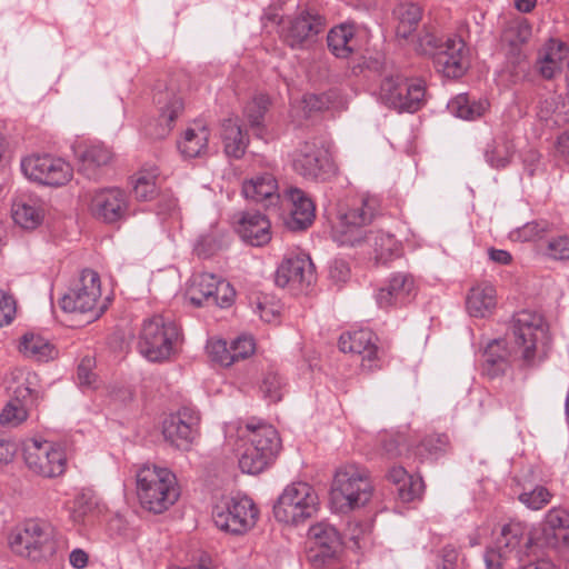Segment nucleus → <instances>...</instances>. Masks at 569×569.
Listing matches in <instances>:
<instances>
[{
  "label": "nucleus",
  "mask_w": 569,
  "mask_h": 569,
  "mask_svg": "<svg viewBox=\"0 0 569 569\" xmlns=\"http://www.w3.org/2000/svg\"><path fill=\"white\" fill-rule=\"evenodd\" d=\"M546 254L552 260H569V236L561 234L551 238L547 243Z\"/></svg>",
  "instance_id": "54"
},
{
  "label": "nucleus",
  "mask_w": 569,
  "mask_h": 569,
  "mask_svg": "<svg viewBox=\"0 0 569 569\" xmlns=\"http://www.w3.org/2000/svg\"><path fill=\"white\" fill-rule=\"evenodd\" d=\"M450 441L446 433H432L426 436L416 447L407 448L412 451L421 461L427 459H438L447 452Z\"/></svg>",
  "instance_id": "43"
},
{
  "label": "nucleus",
  "mask_w": 569,
  "mask_h": 569,
  "mask_svg": "<svg viewBox=\"0 0 569 569\" xmlns=\"http://www.w3.org/2000/svg\"><path fill=\"white\" fill-rule=\"evenodd\" d=\"M101 297L100 276L92 269H83L72 288L60 299V307L66 312L92 313L99 318L107 309L102 303L97 308Z\"/></svg>",
  "instance_id": "10"
},
{
  "label": "nucleus",
  "mask_w": 569,
  "mask_h": 569,
  "mask_svg": "<svg viewBox=\"0 0 569 569\" xmlns=\"http://www.w3.org/2000/svg\"><path fill=\"white\" fill-rule=\"evenodd\" d=\"M316 280L315 266L307 254L286 258L277 268L274 281L278 287L300 292Z\"/></svg>",
  "instance_id": "22"
},
{
  "label": "nucleus",
  "mask_w": 569,
  "mask_h": 569,
  "mask_svg": "<svg viewBox=\"0 0 569 569\" xmlns=\"http://www.w3.org/2000/svg\"><path fill=\"white\" fill-rule=\"evenodd\" d=\"M21 170L30 180L50 187L63 186L73 176L70 163L50 154H33L22 159Z\"/></svg>",
  "instance_id": "17"
},
{
  "label": "nucleus",
  "mask_w": 569,
  "mask_h": 569,
  "mask_svg": "<svg viewBox=\"0 0 569 569\" xmlns=\"http://www.w3.org/2000/svg\"><path fill=\"white\" fill-rule=\"evenodd\" d=\"M19 349L26 357L39 362H47L58 353L56 347L48 339L34 333L23 335Z\"/></svg>",
  "instance_id": "42"
},
{
  "label": "nucleus",
  "mask_w": 569,
  "mask_h": 569,
  "mask_svg": "<svg viewBox=\"0 0 569 569\" xmlns=\"http://www.w3.org/2000/svg\"><path fill=\"white\" fill-rule=\"evenodd\" d=\"M181 341L180 327L169 318L154 315L142 322L138 350L148 361L163 362L177 353Z\"/></svg>",
  "instance_id": "3"
},
{
  "label": "nucleus",
  "mask_w": 569,
  "mask_h": 569,
  "mask_svg": "<svg viewBox=\"0 0 569 569\" xmlns=\"http://www.w3.org/2000/svg\"><path fill=\"white\" fill-rule=\"evenodd\" d=\"M438 71L448 78H460L469 67L466 43L460 37L448 38L433 60Z\"/></svg>",
  "instance_id": "25"
},
{
  "label": "nucleus",
  "mask_w": 569,
  "mask_h": 569,
  "mask_svg": "<svg viewBox=\"0 0 569 569\" xmlns=\"http://www.w3.org/2000/svg\"><path fill=\"white\" fill-rule=\"evenodd\" d=\"M284 386L282 377L278 372L269 370L263 373L259 390L264 399L270 402H278L283 397Z\"/></svg>",
  "instance_id": "48"
},
{
  "label": "nucleus",
  "mask_w": 569,
  "mask_h": 569,
  "mask_svg": "<svg viewBox=\"0 0 569 569\" xmlns=\"http://www.w3.org/2000/svg\"><path fill=\"white\" fill-rule=\"evenodd\" d=\"M209 137L210 131L204 126L188 128L178 142V148L184 158L201 157L208 150Z\"/></svg>",
  "instance_id": "38"
},
{
  "label": "nucleus",
  "mask_w": 569,
  "mask_h": 569,
  "mask_svg": "<svg viewBox=\"0 0 569 569\" xmlns=\"http://www.w3.org/2000/svg\"><path fill=\"white\" fill-rule=\"evenodd\" d=\"M368 531L369 526L360 520H350L348 522L350 540H352L358 548H360V540Z\"/></svg>",
  "instance_id": "62"
},
{
  "label": "nucleus",
  "mask_w": 569,
  "mask_h": 569,
  "mask_svg": "<svg viewBox=\"0 0 569 569\" xmlns=\"http://www.w3.org/2000/svg\"><path fill=\"white\" fill-rule=\"evenodd\" d=\"M208 351L213 361L224 367L233 365V355L230 352V345L228 346L224 340L211 342L208 346Z\"/></svg>",
  "instance_id": "56"
},
{
  "label": "nucleus",
  "mask_w": 569,
  "mask_h": 569,
  "mask_svg": "<svg viewBox=\"0 0 569 569\" xmlns=\"http://www.w3.org/2000/svg\"><path fill=\"white\" fill-rule=\"evenodd\" d=\"M158 169L141 170L137 173L133 183V194L137 200L150 201L158 194Z\"/></svg>",
  "instance_id": "46"
},
{
  "label": "nucleus",
  "mask_w": 569,
  "mask_h": 569,
  "mask_svg": "<svg viewBox=\"0 0 569 569\" xmlns=\"http://www.w3.org/2000/svg\"><path fill=\"white\" fill-rule=\"evenodd\" d=\"M292 170L310 181H326L333 173V163L321 139L300 141L290 154Z\"/></svg>",
  "instance_id": "9"
},
{
  "label": "nucleus",
  "mask_w": 569,
  "mask_h": 569,
  "mask_svg": "<svg viewBox=\"0 0 569 569\" xmlns=\"http://www.w3.org/2000/svg\"><path fill=\"white\" fill-rule=\"evenodd\" d=\"M551 223L547 220H532L511 232V238L522 242L535 241L550 232Z\"/></svg>",
  "instance_id": "49"
},
{
  "label": "nucleus",
  "mask_w": 569,
  "mask_h": 569,
  "mask_svg": "<svg viewBox=\"0 0 569 569\" xmlns=\"http://www.w3.org/2000/svg\"><path fill=\"white\" fill-rule=\"evenodd\" d=\"M90 209L96 218L113 223L127 217L129 199L119 188L101 189L92 197Z\"/></svg>",
  "instance_id": "23"
},
{
  "label": "nucleus",
  "mask_w": 569,
  "mask_h": 569,
  "mask_svg": "<svg viewBox=\"0 0 569 569\" xmlns=\"http://www.w3.org/2000/svg\"><path fill=\"white\" fill-rule=\"evenodd\" d=\"M10 547L13 552L39 560L47 553H52L54 545L49 525L40 520H28L10 537Z\"/></svg>",
  "instance_id": "14"
},
{
  "label": "nucleus",
  "mask_w": 569,
  "mask_h": 569,
  "mask_svg": "<svg viewBox=\"0 0 569 569\" xmlns=\"http://www.w3.org/2000/svg\"><path fill=\"white\" fill-rule=\"evenodd\" d=\"M270 227V221L261 212L246 211L237 220L236 231L244 242L261 247L271 240Z\"/></svg>",
  "instance_id": "28"
},
{
  "label": "nucleus",
  "mask_w": 569,
  "mask_h": 569,
  "mask_svg": "<svg viewBox=\"0 0 569 569\" xmlns=\"http://www.w3.org/2000/svg\"><path fill=\"white\" fill-rule=\"evenodd\" d=\"M541 538L548 547L569 548V511L551 508L541 523Z\"/></svg>",
  "instance_id": "29"
},
{
  "label": "nucleus",
  "mask_w": 569,
  "mask_h": 569,
  "mask_svg": "<svg viewBox=\"0 0 569 569\" xmlns=\"http://www.w3.org/2000/svg\"><path fill=\"white\" fill-rule=\"evenodd\" d=\"M531 34L532 26L526 18H517L512 20L506 30V37L513 48H518L519 46L528 42Z\"/></svg>",
  "instance_id": "51"
},
{
  "label": "nucleus",
  "mask_w": 569,
  "mask_h": 569,
  "mask_svg": "<svg viewBox=\"0 0 569 569\" xmlns=\"http://www.w3.org/2000/svg\"><path fill=\"white\" fill-rule=\"evenodd\" d=\"M496 307V289L482 282L472 287L467 296L466 308L471 317L485 318Z\"/></svg>",
  "instance_id": "35"
},
{
  "label": "nucleus",
  "mask_w": 569,
  "mask_h": 569,
  "mask_svg": "<svg viewBox=\"0 0 569 569\" xmlns=\"http://www.w3.org/2000/svg\"><path fill=\"white\" fill-rule=\"evenodd\" d=\"M509 381H506V385L501 387L499 391V397L501 401H505L509 407L517 406L521 400V388L512 387L509 388Z\"/></svg>",
  "instance_id": "61"
},
{
  "label": "nucleus",
  "mask_w": 569,
  "mask_h": 569,
  "mask_svg": "<svg viewBox=\"0 0 569 569\" xmlns=\"http://www.w3.org/2000/svg\"><path fill=\"white\" fill-rule=\"evenodd\" d=\"M427 87L421 78L400 74L385 77L379 88V99L388 108L413 113L426 103Z\"/></svg>",
  "instance_id": "6"
},
{
  "label": "nucleus",
  "mask_w": 569,
  "mask_h": 569,
  "mask_svg": "<svg viewBox=\"0 0 569 569\" xmlns=\"http://www.w3.org/2000/svg\"><path fill=\"white\" fill-rule=\"evenodd\" d=\"M79 160V171L88 179L98 178V169L112 159L111 150L100 142L80 144L74 150Z\"/></svg>",
  "instance_id": "31"
},
{
  "label": "nucleus",
  "mask_w": 569,
  "mask_h": 569,
  "mask_svg": "<svg viewBox=\"0 0 569 569\" xmlns=\"http://www.w3.org/2000/svg\"><path fill=\"white\" fill-rule=\"evenodd\" d=\"M531 546V538L527 526L518 520H511L503 525L499 537L496 538V547L505 556L522 561Z\"/></svg>",
  "instance_id": "26"
},
{
  "label": "nucleus",
  "mask_w": 569,
  "mask_h": 569,
  "mask_svg": "<svg viewBox=\"0 0 569 569\" xmlns=\"http://www.w3.org/2000/svg\"><path fill=\"white\" fill-rule=\"evenodd\" d=\"M242 441L239 468L248 475H258L273 463L281 449V439L273 426L262 419L250 418L239 428Z\"/></svg>",
  "instance_id": "1"
},
{
  "label": "nucleus",
  "mask_w": 569,
  "mask_h": 569,
  "mask_svg": "<svg viewBox=\"0 0 569 569\" xmlns=\"http://www.w3.org/2000/svg\"><path fill=\"white\" fill-rule=\"evenodd\" d=\"M552 498L551 492L543 486L537 485L533 488L523 487L518 499L531 510H540L547 506Z\"/></svg>",
  "instance_id": "50"
},
{
  "label": "nucleus",
  "mask_w": 569,
  "mask_h": 569,
  "mask_svg": "<svg viewBox=\"0 0 569 569\" xmlns=\"http://www.w3.org/2000/svg\"><path fill=\"white\" fill-rule=\"evenodd\" d=\"M326 16L312 6H306L293 17L281 20L280 39L293 50H305L317 42L327 29Z\"/></svg>",
  "instance_id": "5"
},
{
  "label": "nucleus",
  "mask_w": 569,
  "mask_h": 569,
  "mask_svg": "<svg viewBox=\"0 0 569 569\" xmlns=\"http://www.w3.org/2000/svg\"><path fill=\"white\" fill-rule=\"evenodd\" d=\"M159 109V121L166 123L161 136L169 133L176 119L183 111V101L181 97L173 92H166L157 99Z\"/></svg>",
  "instance_id": "44"
},
{
  "label": "nucleus",
  "mask_w": 569,
  "mask_h": 569,
  "mask_svg": "<svg viewBox=\"0 0 569 569\" xmlns=\"http://www.w3.org/2000/svg\"><path fill=\"white\" fill-rule=\"evenodd\" d=\"M77 381L80 387L90 388L96 381V373L92 371V360L83 358L77 368Z\"/></svg>",
  "instance_id": "59"
},
{
  "label": "nucleus",
  "mask_w": 569,
  "mask_h": 569,
  "mask_svg": "<svg viewBox=\"0 0 569 569\" xmlns=\"http://www.w3.org/2000/svg\"><path fill=\"white\" fill-rule=\"evenodd\" d=\"M563 48L562 42L550 39L539 52L535 68L543 79L551 80L561 72Z\"/></svg>",
  "instance_id": "34"
},
{
  "label": "nucleus",
  "mask_w": 569,
  "mask_h": 569,
  "mask_svg": "<svg viewBox=\"0 0 569 569\" xmlns=\"http://www.w3.org/2000/svg\"><path fill=\"white\" fill-rule=\"evenodd\" d=\"M287 198L290 210L283 220L286 228L295 232L307 230L316 218V206L312 199L299 188H290Z\"/></svg>",
  "instance_id": "27"
},
{
  "label": "nucleus",
  "mask_w": 569,
  "mask_h": 569,
  "mask_svg": "<svg viewBox=\"0 0 569 569\" xmlns=\"http://www.w3.org/2000/svg\"><path fill=\"white\" fill-rule=\"evenodd\" d=\"M331 501L341 511L365 506L371 498L372 486L365 470L356 466L339 469L331 487Z\"/></svg>",
  "instance_id": "7"
},
{
  "label": "nucleus",
  "mask_w": 569,
  "mask_h": 569,
  "mask_svg": "<svg viewBox=\"0 0 569 569\" xmlns=\"http://www.w3.org/2000/svg\"><path fill=\"white\" fill-rule=\"evenodd\" d=\"M387 478L396 486L397 496L402 502H412L422 497L425 490L422 478L410 475L403 467H391Z\"/></svg>",
  "instance_id": "32"
},
{
  "label": "nucleus",
  "mask_w": 569,
  "mask_h": 569,
  "mask_svg": "<svg viewBox=\"0 0 569 569\" xmlns=\"http://www.w3.org/2000/svg\"><path fill=\"white\" fill-rule=\"evenodd\" d=\"M23 459L30 471L44 478L59 477L67 468L63 447L48 440H27L23 443Z\"/></svg>",
  "instance_id": "13"
},
{
  "label": "nucleus",
  "mask_w": 569,
  "mask_h": 569,
  "mask_svg": "<svg viewBox=\"0 0 569 569\" xmlns=\"http://www.w3.org/2000/svg\"><path fill=\"white\" fill-rule=\"evenodd\" d=\"M16 386L12 389L13 398L6 405L0 413V425L17 427L28 418V410L39 395V377L33 371L18 370L14 373Z\"/></svg>",
  "instance_id": "12"
},
{
  "label": "nucleus",
  "mask_w": 569,
  "mask_h": 569,
  "mask_svg": "<svg viewBox=\"0 0 569 569\" xmlns=\"http://www.w3.org/2000/svg\"><path fill=\"white\" fill-rule=\"evenodd\" d=\"M431 561L436 569H456L459 556L456 546L445 545L442 548L431 551Z\"/></svg>",
  "instance_id": "52"
},
{
  "label": "nucleus",
  "mask_w": 569,
  "mask_h": 569,
  "mask_svg": "<svg viewBox=\"0 0 569 569\" xmlns=\"http://www.w3.org/2000/svg\"><path fill=\"white\" fill-rule=\"evenodd\" d=\"M422 8L413 2L399 3L393 14L398 20L396 28L397 37L408 39L418 28L422 19Z\"/></svg>",
  "instance_id": "40"
},
{
  "label": "nucleus",
  "mask_w": 569,
  "mask_h": 569,
  "mask_svg": "<svg viewBox=\"0 0 569 569\" xmlns=\"http://www.w3.org/2000/svg\"><path fill=\"white\" fill-rule=\"evenodd\" d=\"M241 192L246 199L261 203L266 209H276L281 200L278 180L269 171L258 172L246 179Z\"/></svg>",
  "instance_id": "24"
},
{
  "label": "nucleus",
  "mask_w": 569,
  "mask_h": 569,
  "mask_svg": "<svg viewBox=\"0 0 569 569\" xmlns=\"http://www.w3.org/2000/svg\"><path fill=\"white\" fill-rule=\"evenodd\" d=\"M442 46V39L429 30H423L418 37L416 50L421 54L431 56L435 60Z\"/></svg>",
  "instance_id": "53"
},
{
  "label": "nucleus",
  "mask_w": 569,
  "mask_h": 569,
  "mask_svg": "<svg viewBox=\"0 0 569 569\" xmlns=\"http://www.w3.org/2000/svg\"><path fill=\"white\" fill-rule=\"evenodd\" d=\"M380 201L376 196H365L346 211L339 213L332 237L339 246H356L363 239V228L378 214Z\"/></svg>",
  "instance_id": "8"
},
{
  "label": "nucleus",
  "mask_w": 569,
  "mask_h": 569,
  "mask_svg": "<svg viewBox=\"0 0 569 569\" xmlns=\"http://www.w3.org/2000/svg\"><path fill=\"white\" fill-rule=\"evenodd\" d=\"M515 153V144L507 136H499L487 143L485 149L486 162L495 169L509 166Z\"/></svg>",
  "instance_id": "41"
},
{
  "label": "nucleus",
  "mask_w": 569,
  "mask_h": 569,
  "mask_svg": "<svg viewBox=\"0 0 569 569\" xmlns=\"http://www.w3.org/2000/svg\"><path fill=\"white\" fill-rule=\"evenodd\" d=\"M329 273L336 281H346L350 276V269L343 260H335L330 266Z\"/></svg>",
  "instance_id": "64"
},
{
  "label": "nucleus",
  "mask_w": 569,
  "mask_h": 569,
  "mask_svg": "<svg viewBox=\"0 0 569 569\" xmlns=\"http://www.w3.org/2000/svg\"><path fill=\"white\" fill-rule=\"evenodd\" d=\"M140 505L150 512L162 513L180 497L176 475L168 468L143 465L136 475Z\"/></svg>",
  "instance_id": "2"
},
{
  "label": "nucleus",
  "mask_w": 569,
  "mask_h": 569,
  "mask_svg": "<svg viewBox=\"0 0 569 569\" xmlns=\"http://www.w3.org/2000/svg\"><path fill=\"white\" fill-rule=\"evenodd\" d=\"M310 547L307 558L316 569L331 567L340 561L343 540L339 530L327 521L312 525L308 530Z\"/></svg>",
  "instance_id": "11"
},
{
  "label": "nucleus",
  "mask_w": 569,
  "mask_h": 569,
  "mask_svg": "<svg viewBox=\"0 0 569 569\" xmlns=\"http://www.w3.org/2000/svg\"><path fill=\"white\" fill-rule=\"evenodd\" d=\"M328 48L337 58L346 59L358 50L355 26L341 23L330 29L327 36Z\"/></svg>",
  "instance_id": "36"
},
{
  "label": "nucleus",
  "mask_w": 569,
  "mask_h": 569,
  "mask_svg": "<svg viewBox=\"0 0 569 569\" xmlns=\"http://www.w3.org/2000/svg\"><path fill=\"white\" fill-rule=\"evenodd\" d=\"M405 442L403 435H388L382 439V450L389 458H396L402 455Z\"/></svg>",
  "instance_id": "58"
},
{
  "label": "nucleus",
  "mask_w": 569,
  "mask_h": 569,
  "mask_svg": "<svg viewBox=\"0 0 569 569\" xmlns=\"http://www.w3.org/2000/svg\"><path fill=\"white\" fill-rule=\"evenodd\" d=\"M511 558L505 556L496 547L489 548L485 552V563L487 569H502V562Z\"/></svg>",
  "instance_id": "60"
},
{
  "label": "nucleus",
  "mask_w": 569,
  "mask_h": 569,
  "mask_svg": "<svg viewBox=\"0 0 569 569\" xmlns=\"http://www.w3.org/2000/svg\"><path fill=\"white\" fill-rule=\"evenodd\" d=\"M418 295V284L415 276L410 272H392L385 287L376 292V301L379 308L390 309L405 307L415 301Z\"/></svg>",
  "instance_id": "21"
},
{
  "label": "nucleus",
  "mask_w": 569,
  "mask_h": 569,
  "mask_svg": "<svg viewBox=\"0 0 569 569\" xmlns=\"http://www.w3.org/2000/svg\"><path fill=\"white\" fill-rule=\"evenodd\" d=\"M511 368V352L505 339H493L482 352L481 373L490 380L505 376Z\"/></svg>",
  "instance_id": "30"
},
{
  "label": "nucleus",
  "mask_w": 569,
  "mask_h": 569,
  "mask_svg": "<svg viewBox=\"0 0 569 569\" xmlns=\"http://www.w3.org/2000/svg\"><path fill=\"white\" fill-rule=\"evenodd\" d=\"M200 412L192 406H182L162 422L164 440L179 450H189L200 435Z\"/></svg>",
  "instance_id": "15"
},
{
  "label": "nucleus",
  "mask_w": 569,
  "mask_h": 569,
  "mask_svg": "<svg viewBox=\"0 0 569 569\" xmlns=\"http://www.w3.org/2000/svg\"><path fill=\"white\" fill-rule=\"evenodd\" d=\"M258 511L252 500L247 497L232 498L217 505L212 519L217 528L230 535H243L256 522Z\"/></svg>",
  "instance_id": "16"
},
{
  "label": "nucleus",
  "mask_w": 569,
  "mask_h": 569,
  "mask_svg": "<svg viewBox=\"0 0 569 569\" xmlns=\"http://www.w3.org/2000/svg\"><path fill=\"white\" fill-rule=\"evenodd\" d=\"M512 332L516 345L521 349V359L526 367L536 363L537 342L546 333L541 315L521 310L512 317Z\"/></svg>",
  "instance_id": "19"
},
{
  "label": "nucleus",
  "mask_w": 569,
  "mask_h": 569,
  "mask_svg": "<svg viewBox=\"0 0 569 569\" xmlns=\"http://www.w3.org/2000/svg\"><path fill=\"white\" fill-rule=\"evenodd\" d=\"M16 451V443L0 436V465L9 463L13 459Z\"/></svg>",
  "instance_id": "63"
},
{
  "label": "nucleus",
  "mask_w": 569,
  "mask_h": 569,
  "mask_svg": "<svg viewBox=\"0 0 569 569\" xmlns=\"http://www.w3.org/2000/svg\"><path fill=\"white\" fill-rule=\"evenodd\" d=\"M448 109L457 118L473 121L488 111L489 102L482 99H471L468 94L461 93L448 102Z\"/></svg>",
  "instance_id": "39"
},
{
  "label": "nucleus",
  "mask_w": 569,
  "mask_h": 569,
  "mask_svg": "<svg viewBox=\"0 0 569 569\" xmlns=\"http://www.w3.org/2000/svg\"><path fill=\"white\" fill-rule=\"evenodd\" d=\"M270 107V99L267 94L254 96L244 107L243 113L250 127L257 130L258 134L263 132V120Z\"/></svg>",
  "instance_id": "47"
},
{
  "label": "nucleus",
  "mask_w": 569,
  "mask_h": 569,
  "mask_svg": "<svg viewBox=\"0 0 569 569\" xmlns=\"http://www.w3.org/2000/svg\"><path fill=\"white\" fill-rule=\"evenodd\" d=\"M369 240L372 241L377 263L387 264L393 257L399 254V242L391 233L383 231L371 232Z\"/></svg>",
  "instance_id": "45"
},
{
  "label": "nucleus",
  "mask_w": 569,
  "mask_h": 569,
  "mask_svg": "<svg viewBox=\"0 0 569 569\" xmlns=\"http://www.w3.org/2000/svg\"><path fill=\"white\" fill-rule=\"evenodd\" d=\"M222 142L228 157L240 159L248 147V136L237 120L227 119L222 123Z\"/></svg>",
  "instance_id": "37"
},
{
  "label": "nucleus",
  "mask_w": 569,
  "mask_h": 569,
  "mask_svg": "<svg viewBox=\"0 0 569 569\" xmlns=\"http://www.w3.org/2000/svg\"><path fill=\"white\" fill-rule=\"evenodd\" d=\"M230 348L234 363L250 357L254 352L256 343L251 336H240L231 341Z\"/></svg>",
  "instance_id": "55"
},
{
  "label": "nucleus",
  "mask_w": 569,
  "mask_h": 569,
  "mask_svg": "<svg viewBox=\"0 0 569 569\" xmlns=\"http://www.w3.org/2000/svg\"><path fill=\"white\" fill-rule=\"evenodd\" d=\"M318 510V495L309 483L302 481L288 485L273 506L274 518L293 526L305 523Z\"/></svg>",
  "instance_id": "4"
},
{
  "label": "nucleus",
  "mask_w": 569,
  "mask_h": 569,
  "mask_svg": "<svg viewBox=\"0 0 569 569\" xmlns=\"http://www.w3.org/2000/svg\"><path fill=\"white\" fill-rule=\"evenodd\" d=\"M17 312L14 298L3 290H0V328L10 325Z\"/></svg>",
  "instance_id": "57"
},
{
  "label": "nucleus",
  "mask_w": 569,
  "mask_h": 569,
  "mask_svg": "<svg viewBox=\"0 0 569 569\" xmlns=\"http://www.w3.org/2000/svg\"><path fill=\"white\" fill-rule=\"evenodd\" d=\"M377 342L378 337L371 329L358 328L341 333L338 345L342 352L360 356L362 370L370 372L383 366V352Z\"/></svg>",
  "instance_id": "18"
},
{
  "label": "nucleus",
  "mask_w": 569,
  "mask_h": 569,
  "mask_svg": "<svg viewBox=\"0 0 569 569\" xmlns=\"http://www.w3.org/2000/svg\"><path fill=\"white\" fill-rule=\"evenodd\" d=\"M234 296V289L228 281L207 272L199 274L190 289V302L196 307L227 308L233 302Z\"/></svg>",
  "instance_id": "20"
},
{
  "label": "nucleus",
  "mask_w": 569,
  "mask_h": 569,
  "mask_svg": "<svg viewBox=\"0 0 569 569\" xmlns=\"http://www.w3.org/2000/svg\"><path fill=\"white\" fill-rule=\"evenodd\" d=\"M11 211L13 221L24 229H36L44 217L40 200L30 196L17 198Z\"/></svg>",
  "instance_id": "33"
}]
</instances>
